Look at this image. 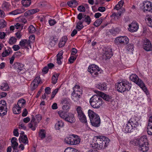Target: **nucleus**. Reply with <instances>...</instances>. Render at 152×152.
<instances>
[{"label":"nucleus","mask_w":152,"mask_h":152,"mask_svg":"<svg viewBox=\"0 0 152 152\" xmlns=\"http://www.w3.org/2000/svg\"><path fill=\"white\" fill-rule=\"evenodd\" d=\"M81 140L80 137L75 134H72L65 138V142L72 145H76L80 143Z\"/></svg>","instance_id":"nucleus-7"},{"label":"nucleus","mask_w":152,"mask_h":152,"mask_svg":"<svg viewBox=\"0 0 152 152\" xmlns=\"http://www.w3.org/2000/svg\"><path fill=\"white\" fill-rule=\"evenodd\" d=\"M88 115L90 118L92 125L95 127L99 126L100 119L98 115L92 110H89L88 111Z\"/></svg>","instance_id":"nucleus-3"},{"label":"nucleus","mask_w":152,"mask_h":152,"mask_svg":"<svg viewBox=\"0 0 152 152\" xmlns=\"http://www.w3.org/2000/svg\"><path fill=\"white\" fill-rule=\"evenodd\" d=\"M49 24L50 26L54 25L56 23V22L54 19H50L48 21Z\"/></svg>","instance_id":"nucleus-56"},{"label":"nucleus","mask_w":152,"mask_h":152,"mask_svg":"<svg viewBox=\"0 0 152 152\" xmlns=\"http://www.w3.org/2000/svg\"><path fill=\"white\" fill-rule=\"evenodd\" d=\"M10 6V4L8 2L4 1L2 5V7L4 10H8Z\"/></svg>","instance_id":"nucleus-31"},{"label":"nucleus","mask_w":152,"mask_h":152,"mask_svg":"<svg viewBox=\"0 0 152 152\" xmlns=\"http://www.w3.org/2000/svg\"><path fill=\"white\" fill-rule=\"evenodd\" d=\"M45 133L44 129H41L39 132V136L42 139H43L45 137Z\"/></svg>","instance_id":"nucleus-42"},{"label":"nucleus","mask_w":152,"mask_h":152,"mask_svg":"<svg viewBox=\"0 0 152 152\" xmlns=\"http://www.w3.org/2000/svg\"><path fill=\"white\" fill-rule=\"evenodd\" d=\"M7 104L5 100L0 101V116H3L7 113Z\"/></svg>","instance_id":"nucleus-11"},{"label":"nucleus","mask_w":152,"mask_h":152,"mask_svg":"<svg viewBox=\"0 0 152 152\" xmlns=\"http://www.w3.org/2000/svg\"><path fill=\"white\" fill-rule=\"evenodd\" d=\"M88 71L90 72L93 77H95L98 75V72L100 71V69L97 66L92 64L89 66Z\"/></svg>","instance_id":"nucleus-10"},{"label":"nucleus","mask_w":152,"mask_h":152,"mask_svg":"<svg viewBox=\"0 0 152 152\" xmlns=\"http://www.w3.org/2000/svg\"><path fill=\"white\" fill-rule=\"evenodd\" d=\"M67 40V38L66 36H64L61 39L58 44L59 47L62 48L63 47Z\"/></svg>","instance_id":"nucleus-24"},{"label":"nucleus","mask_w":152,"mask_h":152,"mask_svg":"<svg viewBox=\"0 0 152 152\" xmlns=\"http://www.w3.org/2000/svg\"><path fill=\"white\" fill-rule=\"evenodd\" d=\"M143 48L147 51L152 50V44L148 39H145L143 45Z\"/></svg>","instance_id":"nucleus-13"},{"label":"nucleus","mask_w":152,"mask_h":152,"mask_svg":"<svg viewBox=\"0 0 152 152\" xmlns=\"http://www.w3.org/2000/svg\"><path fill=\"white\" fill-rule=\"evenodd\" d=\"M23 12V11H22V10L19 9H17L10 12L9 14V15H15L18 14H20L22 13Z\"/></svg>","instance_id":"nucleus-39"},{"label":"nucleus","mask_w":152,"mask_h":152,"mask_svg":"<svg viewBox=\"0 0 152 152\" xmlns=\"http://www.w3.org/2000/svg\"><path fill=\"white\" fill-rule=\"evenodd\" d=\"M125 11V10L123 8L122 9H121V10H120L119 12H118V13L117 14V17L118 18H119L121 15L122 13L124 12Z\"/></svg>","instance_id":"nucleus-58"},{"label":"nucleus","mask_w":152,"mask_h":152,"mask_svg":"<svg viewBox=\"0 0 152 152\" xmlns=\"http://www.w3.org/2000/svg\"><path fill=\"white\" fill-rule=\"evenodd\" d=\"M130 79L138 85V83H140L142 81V80L139 78L138 76L135 74H133L131 75L130 76Z\"/></svg>","instance_id":"nucleus-19"},{"label":"nucleus","mask_w":152,"mask_h":152,"mask_svg":"<svg viewBox=\"0 0 152 152\" xmlns=\"http://www.w3.org/2000/svg\"><path fill=\"white\" fill-rule=\"evenodd\" d=\"M147 132L149 135H152V126L148 125Z\"/></svg>","instance_id":"nucleus-51"},{"label":"nucleus","mask_w":152,"mask_h":152,"mask_svg":"<svg viewBox=\"0 0 152 152\" xmlns=\"http://www.w3.org/2000/svg\"><path fill=\"white\" fill-rule=\"evenodd\" d=\"M64 126V123L61 121H59L57 122L55 124V127L57 130H59L62 128Z\"/></svg>","instance_id":"nucleus-30"},{"label":"nucleus","mask_w":152,"mask_h":152,"mask_svg":"<svg viewBox=\"0 0 152 152\" xmlns=\"http://www.w3.org/2000/svg\"><path fill=\"white\" fill-rule=\"evenodd\" d=\"M132 87V84L126 80H124L116 84L115 88L117 91L121 93L129 91Z\"/></svg>","instance_id":"nucleus-2"},{"label":"nucleus","mask_w":152,"mask_h":152,"mask_svg":"<svg viewBox=\"0 0 152 152\" xmlns=\"http://www.w3.org/2000/svg\"><path fill=\"white\" fill-rule=\"evenodd\" d=\"M85 15V14H83L82 13H80L77 15V18L80 21L82 19H84Z\"/></svg>","instance_id":"nucleus-59"},{"label":"nucleus","mask_w":152,"mask_h":152,"mask_svg":"<svg viewBox=\"0 0 152 152\" xmlns=\"http://www.w3.org/2000/svg\"><path fill=\"white\" fill-rule=\"evenodd\" d=\"M132 142L134 145L139 146V150L143 152H146L149 150V144L145 136H143L139 138L135 139Z\"/></svg>","instance_id":"nucleus-1"},{"label":"nucleus","mask_w":152,"mask_h":152,"mask_svg":"<svg viewBox=\"0 0 152 152\" xmlns=\"http://www.w3.org/2000/svg\"><path fill=\"white\" fill-rule=\"evenodd\" d=\"M101 140L100 139L96 140L95 142H92L91 144L93 148H97L98 150L102 149H105L108 145L110 140L109 138H106V140H104V143H100Z\"/></svg>","instance_id":"nucleus-5"},{"label":"nucleus","mask_w":152,"mask_h":152,"mask_svg":"<svg viewBox=\"0 0 152 152\" xmlns=\"http://www.w3.org/2000/svg\"><path fill=\"white\" fill-rule=\"evenodd\" d=\"M19 128L20 129H26V127L25 126L24 124L22 122H20L19 124Z\"/></svg>","instance_id":"nucleus-64"},{"label":"nucleus","mask_w":152,"mask_h":152,"mask_svg":"<svg viewBox=\"0 0 152 152\" xmlns=\"http://www.w3.org/2000/svg\"><path fill=\"white\" fill-rule=\"evenodd\" d=\"M128 122L134 129H137L140 126H141L140 120L136 116L131 118Z\"/></svg>","instance_id":"nucleus-9"},{"label":"nucleus","mask_w":152,"mask_h":152,"mask_svg":"<svg viewBox=\"0 0 152 152\" xmlns=\"http://www.w3.org/2000/svg\"><path fill=\"white\" fill-rule=\"evenodd\" d=\"M102 99L100 96L95 95L90 99V103L91 106L94 108H98L102 104Z\"/></svg>","instance_id":"nucleus-4"},{"label":"nucleus","mask_w":152,"mask_h":152,"mask_svg":"<svg viewBox=\"0 0 152 152\" xmlns=\"http://www.w3.org/2000/svg\"><path fill=\"white\" fill-rule=\"evenodd\" d=\"M33 14V12L32 10H31L26 12L24 13V16H30Z\"/></svg>","instance_id":"nucleus-57"},{"label":"nucleus","mask_w":152,"mask_h":152,"mask_svg":"<svg viewBox=\"0 0 152 152\" xmlns=\"http://www.w3.org/2000/svg\"><path fill=\"white\" fill-rule=\"evenodd\" d=\"M96 87L101 90H104L107 89L106 84L105 83H99L96 86Z\"/></svg>","instance_id":"nucleus-29"},{"label":"nucleus","mask_w":152,"mask_h":152,"mask_svg":"<svg viewBox=\"0 0 152 152\" xmlns=\"http://www.w3.org/2000/svg\"><path fill=\"white\" fill-rule=\"evenodd\" d=\"M59 75V74H56L53 76L52 78V83L55 84L56 83L58 80V77Z\"/></svg>","instance_id":"nucleus-41"},{"label":"nucleus","mask_w":152,"mask_h":152,"mask_svg":"<svg viewBox=\"0 0 152 152\" xmlns=\"http://www.w3.org/2000/svg\"><path fill=\"white\" fill-rule=\"evenodd\" d=\"M77 10L80 12H85L86 11L85 7L82 5L78 6L77 8Z\"/></svg>","instance_id":"nucleus-54"},{"label":"nucleus","mask_w":152,"mask_h":152,"mask_svg":"<svg viewBox=\"0 0 152 152\" xmlns=\"http://www.w3.org/2000/svg\"><path fill=\"white\" fill-rule=\"evenodd\" d=\"M31 41L27 39H22L20 42L19 45L21 46H25V48H26L27 47L29 46L31 47L30 45V42Z\"/></svg>","instance_id":"nucleus-21"},{"label":"nucleus","mask_w":152,"mask_h":152,"mask_svg":"<svg viewBox=\"0 0 152 152\" xmlns=\"http://www.w3.org/2000/svg\"><path fill=\"white\" fill-rule=\"evenodd\" d=\"M129 31L131 32L136 31L138 29V25L137 23L136 22H133L129 26Z\"/></svg>","instance_id":"nucleus-18"},{"label":"nucleus","mask_w":152,"mask_h":152,"mask_svg":"<svg viewBox=\"0 0 152 152\" xmlns=\"http://www.w3.org/2000/svg\"><path fill=\"white\" fill-rule=\"evenodd\" d=\"M28 30L29 33H33L35 32L36 29L35 28L33 25H30L28 28Z\"/></svg>","instance_id":"nucleus-46"},{"label":"nucleus","mask_w":152,"mask_h":152,"mask_svg":"<svg viewBox=\"0 0 152 152\" xmlns=\"http://www.w3.org/2000/svg\"><path fill=\"white\" fill-rule=\"evenodd\" d=\"M124 131L126 133H127L128 132H132V130L134 129V128L132 127V126L130 125L128 122V123L126 124V125H125L124 126Z\"/></svg>","instance_id":"nucleus-23"},{"label":"nucleus","mask_w":152,"mask_h":152,"mask_svg":"<svg viewBox=\"0 0 152 152\" xmlns=\"http://www.w3.org/2000/svg\"><path fill=\"white\" fill-rule=\"evenodd\" d=\"M126 49L129 51H132L134 50V45L133 44H129L126 47Z\"/></svg>","instance_id":"nucleus-49"},{"label":"nucleus","mask_w":152,"mask_h":152,"mask_svg":"<svg viewBox=\"0 0 152 152\" xmlns=\"http://www.w3.org/2000/svg\"><path fill=\"white\" fill-rule=\"evenodd\" d=\"M9 89V87L7 83H4L1 87V89L4 91L7 90Z\"/></svg>","instance_id":"nucleus-44"},{"label":"nucleus","mask_w":152,"mask_h":152,"mask_svg":"<svg viewBox=\"0 0 152 152\" xmlns=\"http://www.w3.org/2000/svg\"><path fill=\"white\" fill-rule=\"evenodd\" d=\"M12 53V51L11 48L9 47L7 48V49L5 48V50L2 53V56L3 57H5L8 56L10 53Z\"/></svg>","instance_id":"nucleus-25"},{"label":"nucleus","mask_w":152,"mask_h":152,"mask_svg":"<svg viewBox=\"0 0 152 152\" xmlns=\"http://www.w3.org/2000/svg\"><path fill=\"white\" fill-rule=\"evenodd\" d=\"M102 18H100L98 19H97L94 22V25L96 27L99 26L102 22Z\"/></svg>","instance_id":"nucleus-43"},{"label":"nucleus","mask_w":152,"mask_h":152,"mask_svg":"<svg viewBox=\"0 0 152 152\" xmlns=\"http://www.w3.org/2000/svg\"><path fill=\"white\" fill-rule=\"evenodd\" d=\"M26 102V100L24 99H20L18 100V106L21 108L22 107H23L25 106Z\"/></svg>","instance_id":"nucleus-26"},{"label":"nucleus","mask_w":152,"mask_h":152,"mask_svg":"<svg viewBox=\"0 0 152 152\" xmlns=\"http://www.w3.org/2000/svg\"><path fill=\"white\" fill-rule=\"evenodd\" d=\"M76 58L74 56H71L69 59V61L70 63L71 64L73 62L76 60Z\"/></svg>","instance_id":"nucleus-62"},{"label":"nucleus","mask_w":152,"mask_h":152,"mask_svg":"<svg viewBox=\"0 0 152 152\" xmlns=\"http://www.w3.org/2000/svg\"><path fill=\"white\" fill-rule=\"evenodd\" d=\"M82 21L84 22H85L87 24H89L91 22V19L89 15H85Z\"/></svg>","instance_id":"nucleus-32"},{"label":"nucleus","mask_w":152,"mask_h":152,"mask_svg":"<svg viewBox=\"0 0 152 152\" xmlns=\"http://www.w3.org/2000/svg\"><path fill=\"white\" fill-rule=\"evenodd\" d=\"M31 3V0H23L21 3L23 6L25 7H28L29 6Z\"/></svg>","instance_id":"nucleus-33"},{"label":"nucleus","mask_w":152,"mask_h":152,"mask_svg":"<svg viewBox=\"0 0 152 152\" xmlns=\"http://www.w3.org/2000/svg\"><path fill=\"white\" fill-rule=\"evenodd\" d=\"M81 93L79 90H74L72 93V95L75 97H80L81 96Z\"/></svg>","instance_id":"nucleus-35"},{"label":"nucleus","mask_w":152,"mask_h":152,"mask_svg":"<svg viewBox=\"0 0 152 152\" xmlns=\"http://www.w3.org/2000/svg\"><path fill=\"white\" fill-rule=\"evenodd\" d=\"M103 56L107 59H110L113 56V53L112 49L108 47H105L103 49Z\"/></svg>","instance_id":"nucleus-12"},{"label":"nucleus","mask_w":152,"mask_h":152,"mask_svg":"<svg viewBox=\"0 0 152 152\" xmlns=\"http://www.w3.org/2000/svg\"><path fill=\"white\" fill-rule=\"evenodd\" d=\"M51 89L49 87H46L45 89V94H50L51 93Z\"/></svg>","instance_id":"nucleus-63"},{"label":"nucleus","mask_w":152,"mask_h":152,"mask_svg":"<svg viewBox=\"0 0 152 152\" xmlns=\"http://www.w3.org/2000/svg\"><path fill=\"white\" fill-rule=\"evenodd\" d=\"M59 89V88H57L52 92L51 97V99H53L55 95L58 92Z\"/></svg>","instance_id":"nucleus-52"},{"label":"nucleus","mask_w":152,"mask_h":152,"mask_svg":"<svg viewBox=\"0 0 152 152\" xmlns=\"http://www.w3.org/2000/svg\"><path fill=\"white\" fill-rule=\"evenodd\" d=\"M77 117L82 123L86 124L87 121L86 117L84 113L83 109L80 106H77L76 109Z\"/></svg>","instance_id":"nucleus-8"},{"label":"nucleus","mask_w":152,"mask_h":152,"mask_svg":"<svg viewBox=\"0 0 152 152\" xmlns=\"http://www.w3.org/2000/svg\"><path fill=\"white\" fill-rule=\"evenodd\" d=\"M95 138H96V140L98 139H100L101 140V141H100V143H101L102 144L103 143H104V140H106V138H108L107 137H106L104 136H97L95 137Z\"/></svg>","instance_id":"nucleus-40"},{"label":"nucleus","mask_w":152,"mask_h":152,"mask_svg":"<svg viewBox=\"0 0 152 152\" xmlns=\"http://www.w3.org/2000/svg\"><path fill=\"white\" fill-rule=\"evenodd\" d=\"M13 66L14 68L17 69L18 72L23 70L24 68V65L18 62L15 63L13 65Z\"/></svg>","instance_id":"nucleus-20"},{"label":"nucleus","mask_w":152,"mask_h":152,"mask_svg":"<svg viewBox=\"0 0 152 152\" xmlns=\"http://www.w3.org/2000/svg\"><path fill=\"white\" fill-rule=\"evenodd\" d=\"M31 85L32 86L31 89L32 91H33L37 87L38 84V83H37L36 82L33 81L31 83Z\"/></svg>","instance_id":"nucleus-48"},{"label":"nucleus","mask_w":152,"mask_h":152,"mask_svg":"<svg viewBox=\"0 0 152 152\" xmlns=\"http://www.w3.org/2000/svg\"><path fill=\"white\" fill-rule=\"evenodd\" d=\"M28 126L29 128L31 129L33 131H34L37 126V123L35 121V118L33 115H32L31 120L28 124Z\"/></svg>","instance_id":"nucleus-16"},{"label":"nucleus","mask_w":152,"mask_h":152,"mask_svg":"<svg viewBox=\"0 0 152 152\" xmlns=\"http://www.w3.org/2000/svg\"><path fill=\"white\" fill-rule=\"evenodd\" d=\"M115 40L120 44L124 45L128 43L129 39L127 37L123 36L117 37L115 39Z\"/></svg>","instance_id":"nucleus-15"},{"label":"nucleus","mask_w":152,"mask_h":152,"mask_svg":"<svg viewBox=\"0 0 152 152\" xmlns=\"http://www.w3.org/2000/svg\"><path fill=\"white\" fill-rule=\"evenodd\" d=\"M19 140L20 142H21L25 144L28 143V139L26 135L23 137L20 136Z\"/></svg>","instance_id":"nucleus-27"},{"label":"nucleus","mask_w":152,"mask_h":152,"mask_svg":"<svg viewBox=\"0 0 152 152\" xmlns=\"http://www.w3.org/2000/svg\"><path fill=\"white\" fill-rule=\"evenodd\" d=\"M70 100L69 99L65 98L61 102V103L64 105L70 104Z\"/></svg>","instance_id":"nucleus-47"},{"label":"nucleus","mask_w":152,"mask_h":152,"mask_svg":"<svg viewBox=\"0 0 152 152\" xmlns=\"http://www.w3.org/2000/svg\"><path fill=\"white\" fill-rule=\"evenodd\" d=\"M148 21V25L149 26L152 27V16L149 17L147 18Z\"/></svg>","instance_id":"nucleus-53"},{"label":"nucleus","mask_w":152,"mask_h":152,"mask_svg":"<svg viewBox=\"0 0 152 152\" xmlns=\"http://www.w3.org/2000/svg\"><path fill=\"white\" fill-rule=\"evenodd\" d=\"M67 4L69 7H73L77 6L78 4V3L76 1L73 0L68 2Z\"/></svg>","instance_id":"nucleus-37"},{"label":"nucleus","mask_w":152,"mask_h":152,"mask_svg":"<svg viewBox=\"0 0 152 152\" xmlns=\"http://www.w3.org/2000/svg\"><path fill=\"white\" fill-rule=\"evenodd\" d=\"M59 116L66 121L72 124L75 121V119L74 115L72 113L67 114L63 111H59L58 112Z\"/></svg>","instance_id":"nucleus-6"},{"label":"nucleus","mask_w":152,"mask_h":152,"mask_svg":"<svg viewBox=\"0 0 152 152\" xmlns=\"http://www.w3.org/2000/svg\"><path fill=\"white\" fill-rule=\"evenodd\" d=\"M83 21L79 20L77 23L76 26V28L77 29L78 31L80 30L82 28L84 27L83 25Z\"/></svg>","instance_id":"nucleus-36"},{"label":"nucleus","mask_w":152,"mask_h":152,"mask_svg":"<svg viewBox=\"0 0 152 152\" xmlns=\"http://www.w3.org/2000/svg\"><path fill=\"white\" fill-rule=\"evenodd\" d=\"M17 139L15 137H12L11 140V146L13 148V150L17 149L18 143L17 142Z\"/></svg>","instance_id":"nucleus-22"},{"label":"nucleus","mask_w":152,"mask_h":152,"mask_svg":"<svg viewBox=\"0 0 152 152\" xmlns=\"http://www.w3.org/2000/svg\"><path fill=\"white\" fill-rule=\"evenodd\" d=\"M15 28L16 29H19V30H21L23 27V25L22 24H21L19 23H17L15 25Z\"/></svg>","instance_id":"nucleus-50"},{"label":"nucleus","mask_w":152,"mask_h":152,"mask_svg":"<svg viewBox=\"0 0 152 152\" xmlns=\"http://www.w3.org/2000/svg\"><path fill=\"white\" fill-rule=\"evenodd\" d=\"M70 107V104L64 105L62 107V109L64 110L68 111Z\"/></svg>","instance_id":"nucleus-55"},{"label":"nucleus","mask_w":152,"mask_h":152,"mask_svg":"<svg viewBox=\"0 0 152 152\" xmlns=\"http://www.w3.org/2000/svg\"><path fill=\"white\" fill-rule=\"evenodd\" d=\"M138 85L143 90L146 94H148V91L143 81H142L140 83H138Z\"/></svg>","instance_id":"nucleus-28"},{"label":"nucleus","mask_w":152,"mask_h":152,"mask_svg":"<svg viewBox=\"0 0 152 152\" xmlns=\"http://www.w3.org/2000/svg\"><path fill=\"white\" fill-rule=\"evenodd\" d=\"M143 11L152 12V3L150 1H146L143 3Z\"/></svg>","instance_id":"nucleus-14"},{"label":"nucleus","mask_w":152,"mask_h":152,"mask_svg":"<svg viewBox=\"0 0 152 152\" xmlns=\"http://www.w3.org/2000/svg\"><path fill=\"white\" fill-rule=\"evenodd\" d=\"M12 110L14 113L16 114H19L20 113L21 108L16 105L13 108Z\"/></svg>","instance_id":"nucleus-34"},{"label":"nucleus","mask_w":152,"mask_h":152,"mask_svg":"<svg viewBox=\"0 0 152 152\" xmlns=\"http://www.w3.org/2000/svg\"><path fill=\"white\" fill-rule=\"evenodd\" d=\"M95 92L98 94H99L101 98H102L106 101L110 102H112V97L111 96L98 91H96Z\"/></svg>","instance_id":"nucleus-17"},{"label":"nucleus","mask_w":152,"mask_h":152,"mask_svg":"<svg viewBox=\"0 0 152 152\" xmlns=\"http://www.w3.org/2000/svg\"><path fill=\"white\" fill-rule=\"evenodd\" d=\"M64 152H80L76 149L71 147H68L65 150Z\"/></svg>","instance_id":"nucleus-38"},{"label":"nucleus","mask_w":152,"mask_h":152,"mask_svg":"<svg viewBox=\"0 0 152 152\" xmlns=\"http://www.w3.org/2000/svg\"><path fill=\"white\" fill-rule=\"evenodd\" d=\"M17 41V39L15 37H11L9 42L10 44L12 45L16 43Z\"/></svg>","instance_id":"nucleus-45"},{"label":"nucleus","mask_w":152,"mask_h":152,"mask_svg":"<svg viewBox=\"0 0 152 152\" xmlns=\"http://www.w3.org/2000/svg\"><path fill=\"white\" fill-rule=\"evenodd\" d=\"M34 82H36L37 83L39 84L41 80L39 77H37L33 80Z\"/></svg>","instance_id":"nucleus-60"},{"label":"nucleus","mask_w":152,"mask_h":152,"mask_svg":"<svg viewBox=\"0 0 152 152\" xmlns=\"http://www.w3.org/2000/svg\"><path fill=\"white\" fill-rule=\"evenodd\" d=\"M35 117L37 120L38 123H39L41 120L42 118V115L40 114H37L36 115Z\"/></svg>","instance_id":"nucleus-61"}]
</instances>
